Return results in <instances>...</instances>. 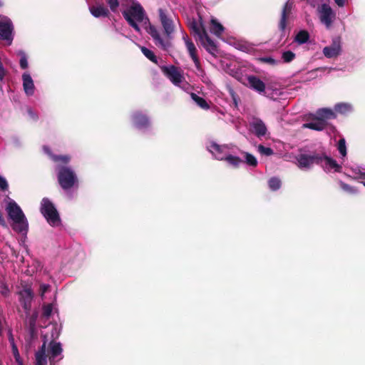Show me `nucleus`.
I'll return each instance as SVG.
<instances>
[{
	"label": "nucleus",
	"instance_id": "obj_1",
	"mask_svg": "<svg viewBox=\"0 0 365 365\" xmlns=\"http://www.w3.org/2000/svg\"><path fill=\"white\" fill-rule=\"evenodd\" d=\"M9 217L12 220V229L17 233L26 234L29 223L21 207L14 200H10L6 207Z\"/></svg>",
	"mask_w": 365,
	"mask_h": 365
},
{
	"label": "nucleus",
	"instance_id": "obj_2",
	"mask_svg": "<svg viewBox=\"0 0 365 365\" xmlns=\"http://www.w3.org/2000/svg\"><path fill=\"white\" fill-rule=\"evenodd\" d=\"M123 16L135 31L140 32V29L138 23L145 21H149L148 18L145 17V12L143 7L138 2H133L131 6L122 12Z\"/></svg>",
	"mask_w": 365,
	"mask_h": 365
},
{
	"label": "nucleus",
	"instance_id": "obj_3",
	"mask_svg": "<svg viewBox=\"0 0 365 365\" xmlns=\"http://www.w3.org/2000/svg\"><path fill=\"white\" fill-rule=\"evenodd\" d=\"M68 164L56 165L57 179L59 185L64 190L71 189L78 184V179L75 171Z\"/></svg>",
	"mask_w": 365,
	"mask_h": 365
},
{
	"label": "nucleus",
	"instance_id": "obj_4",
	"mask_svg": "<svg viewBox=\"0 0 365 365\" xmlns=\"http://www.w3.org/2000/svg\"><path fill=\"white\" fill-rule=\"evenodd\" d=\"M40 210L51 226L55 227L61 224V218L58 212L53 203L48 198L43 197L42 199Z\"/></svg>",
	"mask_w": 365,
	"mask_h": 365
},
{
	"label": "nucleus",
	"instance_id": "obj_5",
	"mask_svg": "<svg viewBox=\"0 0 365 365\" xmlns=\"http://www.w3.org/2000/svg\"><path fill=\"white\" fill-rule=\"evenodd\" d=\"M321 153H314L312 155L299 154L297 158L298 166L301 169H309L314 164L322 165Z\"/></svg>",
	"mask_w": 365,
	"mask_h": 365
},
{
	"label": "nucleus",
	"instance_id": "obj_6",
	"mask_svg": "<svg viewBox=\"0 0 365 365\" xmlns=\"http://www.w3.org/2000/svg\"><path fill=\"white\" fill-rule=\"evenodd\" d=\"M14 25L11 20L6 18L0 21V40L5 41L8 45H11L14 40Z\"/></svg>",
	"mask_w": 365,
	"mask_h": 365
},
{
	"label": "nucleus",
	"instance_id": "obj_7",
	"mask_svg": "<svg viewBox=\"0 0 365 365\" xmlns=\"http://www.w3.org/2000/svg\"><path fill=\"white\" fill-rule=\"evenodd\" d=\"M292 7L293 4L289 1H287L283 6L281 17L278 24V27L281 32V38L286 36V28L287 26L288 20L289 19L292 14Z\"/></svg>",
	"mask_w": 365,
	"mask_h": 365
},
{
	"label": "nucleus",
	"instance_id": "obj_8",
	"mask_svg": "<svg viewBox=\"0 0 365 365\" xmlns=\"http://www.w3.org/2000/svg\"><path fill=\"white\" fill-rule=\"evenodd\" d=\"M19 302L24 308L26 314L28 316L30 314L31 308V302L34 298V292L30 287H24L19 292Z\"/></svg>",
	"mask_w": 365,
	"mask_h": 365
},
{
	"label": "nucleus",
	"instance_id": "obj_9",
	"mask_svg": "<svg viewBox=\"0 0 365 365\" xmlns=\"http://www.w3.org/2000/svg\"><path fill=\"white\" fill-rule=\"evenodd\" d=\"M162 72L170 79V81L175 85L180 84L182 80L183 76L180 71L179 68L175 66H161Z\"/></svg>",
	"mask_w": 365,
	"mask_h": 365
},
{
	"label": "nucleus",
	"instance_id": "obj_10",
	"mask_svg": "<svg viewBox=\"0 0 365 365\" xmlns=\"http://www.w3.org/2000/svg\"><path fill=\"white\" fill-rule=\"evenodd\" d=\"M183 40L185 41L189 55L192 60L193 61L196 68L197 69L198 71L204 72V71L202 68L200 59L197 53V48L195 44L191 41V39L189 38L187 34H185L183 36Z\"/></svg>",
	"mask_w": 365,
	"mask_h": 365
},
{
	"label": "nucleus",
	"instance_id": "obj_11",
	"mask_svg": "<svg viewBox=\"0 0 365 365\" xmlns=\"http://www.w3.org/2000/svg\"><path fill=\"white\" fill-rule=\"evenodd\" d=\"M159 18L160 23L163 27L165 34L167 38L170 39L171 34L174 32L173 21L168 16L165 11L163 9H158Z\"/></svg>",
	"mask_w": 365,
	"mask_h": 365
},
{
	"label": "nucleus",
	"instance_id": "obj_12",
	"mask_svg": "<svg viewBox=\"0 0 365 365\" xmlns=\"http://www.w3.org/2000/svg\"><path fill=\"white\" fill-rule=\"evenodd\" d=\"M319 13L321 22L324 24L327 29L330 28L333 20L335 18V14L329 5L324 4L321 6Z\"/></svg>",
	"mask_w": 365,
	"mask_h": 365
},
{
	"label": "nucleus",
	"instance_id": "obj_13",
	"mask_svg": "<svg viewBox=\"0 0 365 365\" xmlns=\"http://www.w3.org/2000/svg\"><path fill=\"white\" fill-rule=\"evenodd\" d=\"M341 39L340 37H335L332 40L330 46L323 48V53L327 58H335L341 53Z\"/></svg>",
	"mask_w": 365,
	"mask_h": 365
},
{
	"label": "nucleus",
	"instance_id": "obj_14",
	"mask_svg": "<svg viewBox=\"0 0 365 365\" xmlns=\"http://www.w3.org/2000/svg\"><path fill=\"white\" fill-rule=\"evenodd\" d=\"M199 21L192 19L188 23V28L190 29L191 34L194 36L196 41L201 38L203 33H206L207 31L203 25L202 17L199 16Z\"/></svg>",
	"mask_w": 365,
	"mask_h": 365
},
{
	"label": "nucleus",
	"instance_id": "obj_15",
	"mask_svg": "<svg viewBox=\"0 0 365 365\" xmlns=\"http://www.w3.org/2000/svg\"><path fill=\"white\" fill-rule=\"evenodd\" d=\"M147 31L152 36L156 45L160 46L163 49H166L170 46L169 41L164 40L160 36L158 29L153 25L149 24Z\"/></svg>",
	"mask_w": 365,
	"mask_h": 365
},
{
	"label": "nucleus",
	"instance_id": "obj_16",
	"mask_svg": "<svg viewBox=\"0 0 365 365\" xmlns=\"http://www.w3.org/2000/svg\"><path fill=\"white\" fill-rule=\"evenodd\" d=\"M197 41H199L205 50L210 54L215 56V53H217L218 49L217 44L210 38L207 32L203 33L201 38H199Z\"/></svg>",
	"mask_w": 365,
	"mask_h": 365
},
{
	"label": "nucleus",
	"instance_id": "obj_17",
	"mask_svg": "<svg viewBox=\"0 0 365 365\" xmlns=\"http://www.w3.org/2000/svg\"><path fill=\"white\" fill-rule=\"evenodd\" d=\"M132 120L134 125L139 129L148 128L150 125L148 117L140 111L135 112L132 115Z\"/></svg>",
	"mask_w": 365,
	"mask_h": 365
},
{
	"label": "nucleus",
	"instance_id": "obj_18",
	"mask_svg": "<svg viewBox=\"0 0 365 365\" xmlns=\"http://www.w3.org/2000/svg\"><path fill=\"white\" fill-rule=\"evenodd\" d=\"M44 153L57 164H68L71 161V156L68 155H55L52 153L51 148L47 145L43 146Z\"/></svg>",
	"mask_w": 365,
	"mask_h": 365
},
{
	"label": "nucleus",
	"instance_id": "obj_19",
	"mask_svg": "<svg viewBox=\"0 0 365 365\" xmlns=\"http://www.w3.org/2000/svg\"><path fill=\"white\" fill-rule=\"evenodd\" d=\"M322 166L324 169L330 170L334 169L336 173H341L342 167L337 163V162L331 158L328 157L324 153H321Z\"/></svg>",
	"mask_w": 365,
	"mask_h": 365
},
{
	"label": "nucleus",
	"instance_id": "obj_20",
	"mask_svg": "<svg viewBox=\"0 0 365 365\" xmlns=\"http://www.w3.org/2000/svg\"><path fill=\"white\" fill-rule=\"evenodd\" d=\"M247 81L250 87L259 93L265 91V83L259 77L256 76H249L247 77Z\"/></svg>",
	"mask_w": 365,
	"mask_h": 365
},
{
	"label": "nucleus",
	"instance_id": "obj_21",
	"mask_svg": "<svg viewBox=\"0 0 365 365\" xmlns=\"http://www.w3.org/2000/svg\"><path fill=\"white\" fill-rule=\"evenodd\" d=\"M253 132L257 137L260 138L266 135L267 129L264 122L259 118H255L250 123Z\"/></svg>",
	"mask_w": 365,
	"mask_h": 365
},
{
	"label": "nucleus",
	"instance_id": "obj_22",
	"mask_svg": "<svg viewBox=\"0 0 365 365\" xmlns=\"http://www.w3.org/2000/svg\"><path fill=\"white\" fill-rule=\"evenodd\" d=\"M23 87L25 93L28 96H32L34 93V84L32 78L29 73H24L22 75Z\"/></svg>",
	"mask_w": 365,
	"mask_h": 365
},
{
	"label": "nucleus",
	"instance_id": "obj_23",
	"mask_svg": "<svg viewBox=\"0 0 365 365\" xmlns=\"http://www.w3.org/2000/svg\"><path fill=\"white\" fill-rule=\"evenodd\" d=\"M327 125V123L324 119H319L317 117L312 122L307 123L304 124V128H307L309 129L315 130H323Z\"/></svg>",
	"mask_w": 365,
	"mask_h": 365
},
{
	"label": "nucleus",
	"instance_id": "obj_24",
	"mask_svg": "<svg viewBox=\"0 0 365 365\" xmlns=\"http://www.w3.org/2000/svg\"><path fill=\"white\" fill-rule=\"evenodd\" d=\"M90 12L96 18L107 17L110 14L109 10L103 5L93 6L90 7Z\"/></svg>",
	"mask_w": 365,
	"mask_h": 365
},
{
	"label": "nucleus",
	"instance_id": "obj_25",
	"mask_svg": "<svg viewBox=\"0 0 365 365\" xmlns=\"http://www.w3.org/2000/svg\"><path fill=\"white\" fill-rule=\"evenodd\" d=\"M46 351V341H44L41 347L36 353V365H46L47 364Z\"/></svg>",
	"mask_w": 365,
	"mask_h": 365
},
{
	"label": "nucleus",
	"instance_id": "obj_26",
	"mask_svg": "<svg viewBox=\"0 0 365 365\" xmlns=\"http://www.w3.org/2000/svg\"><path fill=\"white\" fill-rule=\"evenodd\" d=\"M218 160H225L234 168H238L244 161L239 157L227 155L226 156L218 155L216 157Z\"/></svg>",
	"mask_w": 365,
	"mask_h": 365
},
{
	"label": "nucleus",
	"instance_id": "obj_27",
	"mask_svg": "<svg viewBox=\"0 0 365 365\" xmlns=\"http://www.w3.org/2000/svg\"><path fill=\"white\" fill-rule=\"evenodd\" d=\"M62 352L61 345L58 342L51 341L49 344V359H54Z\"/></svg>",
	"mask_w": 365,
	"mask_h": 365
},
{
	"label": "nucleus",
	"instance_id": "obj_28",
	"mask_svg": "<svg viewBox=\"0 0 365 365\" xmlns=\"http://www.w3.org/2000/svg\"><path fill=\"white\" fill-rule=\"evenodd\" d=\"M225 30L224 26L215 18L210 20V31L217 36H220Z\"/></svg>",
	"mask_w": 365,
	"mask_h": 365
},
{
	"label": "nucleus",
	"instance_id": "obj_29",
	"mask_svg": "<svg viewBox=\"0 0 365 365\" xmlns=\"http://www.w3.org/2000/svg\"><path fill=\"white\" fill-rule=\"evenodd\" d=\"M317 118L319 119H324V120L329 119H334L336 115L334 112L329 108H322L319 109L317 112Z\"/></svg>",
	"mask_w": 365,
	"mask_h": 365
},
{
	"label": "nucleus",
	"instance_id": "obj_30",
	"mask_svg": "<svg viewBox=\"0 0 365 365\" xmlns=\"http://www.w3.org/2000/svg\"><path fill=\"white\" fill-rule=\"evenodd\" d=\"M191 98L196 103V104L202 109L207 110L210 108V106L207 102L203 98L197 96L195 93H191Z\"/></svg>",
	"mask_w": 365,
	"mask_h": 365
},
{
	"label": "nucleus",
	"instance_id": "obj_31",
	"mask_svg": "<svg viewBox=\"0 0 365 365\" xmlns=\"http://www.w3.org/2000/svg\"><path fill=\"white\" fill-rule=\"evenodd\" d=\"M334 110L337 113H339L341 114H346V113L351 111L352 107L349 103H341L336 104L334 106Z\"/></svg>",
	"mask_w": 365,
	"mask_h": 365
},
{
	"label": "nucleus",
	"instance_id": "obj_32",
	"mask_svg": "<svg viewBox=\"0 0 365 365\" xmlns=\"http://www.w3.org/2000/svg\"><path fill=\"white\" fill-rule=\"evenodd\" d=\"M309 34L306 30H302L298 32L295 37V41L299 44L305 43L309 41Z\"/></svg>",
	"mask_w": 365,
	"mask_h": 365
},
{
	"label": "nucleus",
	"instance_id": "obj_33",
	"mask_svg": "<svg viewBox=\"0 0 365 365\" xmlns=\"http://www.w3.org/2000/svg\"><path fill=\"white\" fill-rule=\"evenodd\" d=\"M141 51L144 54V56L148 58L150 61L154 63L156 65H158V59L155 53L148 48L143 46L141 47Z\"/></svg>",
	"mask_w": 365,
	"mask_h": 365
},
{
	"label": "nucleus",
	"instance_id": "obj_34",
	"mask_svg": "<svg viewBox=\"0 0 365 365\" xmlns=\"http://www.w3.org/2000/svg\"><path fill=\"white\" fill-rule=\"evenodd\" d=\"M38 318V312H34L29 319V331L30 334L32 335L36 329V323Z\"/></svg>",
	"mask_w": 365,
	"mask_h": 365
},
{
	"label": "nucleus",
	"instance_id": "obj_35",
	"mask_svg": "<svg viewBox=\"0 0 365 365\" xmlns=\"http://www.w3.org/2000/svg\"><path fill=\"white\" fill-rule=\"evenodd\" d=\"M245 163L252 167H257L258 162L256 158L249 153H245Z\"/></svg>",
	"mask_w": 365,
	"mask_h": 365
},
{
	"label": "nucleus",
	"instance_id": "obj_36",
	"mask_svg": "<svg viewBox=\"0 0 365 365\" xmlns=\"http://www.w3.org/2000/svg\"><path fill=\"white\" fill-rule=\"evenodd\" d=\"M340 187L345 192L354 195L357 192L356 188H355L353 186H351L350 185L345 183L344 182L339 180V182Z\"/></svg>",
	"mask_w": 365,
	"mask_h": 365
},
{
	"label": "nucleus",
	"instance_id": "obj_37",
	"mask_svg": "<svg viewBox=\"0 0 365 365\" xmlns=\"http://www.w3.org/2000/svg\"><path fill=\"white\" fill-rule=\"evenodd\" d=\"M269 188L273 190H277L281 187V180L278 178L273 177L269 179Z\"/></svg>",
	"mask_w": 365,
	"mask_h": 365
},
{
	"label": "nucleus",
	"instance_id": "obj_38",
	"mask_svg": "<svg viewBox=\"0 0 365 365\" xmlns=\"http://www.w3.org/2000/svg\"><path fill=\"white\" fill-rule=\"evenodd\" d=\"M295 53L292 51H287L282 53V58L284 63H290L295 58Z\"/></svg>",
	"mask_w": 365,
	"mask_h": 365
},
{
	"label": "nucleus",
	"instance_id": "obj_39",
	"mask_svg": "<svg viewBox=\"0 0 365 365\" xmlns=\"http://www.w3.org/2000/svg\"><path fill=\"white\" fill-rule=\"evenodd\" d=\"M18 54L21 57L20 61H19L20 67L22 69L27 68H28V61H27V56H26V53L23 51H19Z\"/></svg>",
	"mask_w": 365,
	"mask_h": 365
},
{
	"label": "nucleus",
	"instance_id": "obj_40",
	"mask_svg": "<svg viewBox=\"0 0 365 365\" xmlns=\"http://www.w3.org/2000/svg\"><path fill=\"white\" fill-rule=\"evenodd\" d=\"M338 150L342 156L346 155V140L344 138H341L338 142Z\"/></svg>",
	"mask_w": 365,
	"mask_h": 365
},
{
	"label": "nucleus",
	"instance_id": "obj_41",
	"mask_svg": "<svg viewBox=\"0 0 365 365\" xmlns=\"http://www.w3.org/2000/svg\"><path fill=\"white\" fill-rule=\"evenodd\" d=\"M258 61L263 63H267L271 66H276L278 61L271 56H264L258 58Z\"/></svg>",
	"mask_w": 365,
	"mask_h": 365
},
{
	"label": "nucleus",
	"instance_id": "obj_42",
	"mask_svg": "<svg viewBox=\"0 0 365 365\" xmlns=\"http://www.w3.org/2000/svg\"><path fill=\"white\" fill-rule=\"evenodd\" d=\"M42 316L46 318H49L51 315L53 307L51 304H44L42 307Z\"/></svg>",
	"mask_w": 365,
	"mask_h": 365
},
{
	"label": "nucleus",
	"instance_id": "obj_43",
	"mask_svg": "<svg viewBox=\"0 0 365 365\" xmlns=\"http://www.w3.org/2000/svg\"><path fill=\"white\" fill-rule=\"evenodd\" d=\"M258 151L264 155L269 156L274 153L273 150L271 148L264 147L262 145L258 146Z\"/></svg>",
	"mask_w": 365,
	"mask_h": 365
},
{
	"label": "nucleus",
	"instance_id": "obj_44",
	"mask_svg": "<svg viewBox=\"0 0 365 365\" xmlns=\"http://www.w3.org/2000/svg\"><path fill=\"white\" fill-rule=\"evenodd\" d=\"M210 148L214 150L216 152L215 158L218 155L223 156L222 153L224 150V147L221 146L216 143H212L210 145Z\"/></svg>",
	"mask_w": 365,
	"mask_h": 365
},
{
	"label": "nucleus",
	"instance_id": "obj_45",
	"mask_svg": "<svg viewBox=\"0 0 365 365\" xmlns=\"http://www.w3.org/2000/svg\"><path fill=\"white\" fill-rule=\"evenodd\" d=\"M106 3L108 4L110 10L115 12L118 7L119 6V1L118 0H106Z\"/></svg>",
	"mask_w": 365,
	"mask_h": 365
},
{
	"label": "nucleus",
	"instance_id": "obj_46",
	"mask_svg": "<svg viewBox=\"0 0 365 365\" xmlns=\"http://www.w3.org/2000/svg\"><path fill=\"white\" fill-rule=\"evenodd\" d=\"M11 349L15 360L16 361V362L20 363V354L17 346L16 344H13V346H11Z\"/></svg>",
	"mask_w": 365,
	"mask_h": 365
},
{
	"label": "nucleus",
	"instance_id": "obj_47",
	"mask_svg": "<svg viewBox=\"0 0 365 365\" xmlns=\"http://www.w3.org/2000/svg\"><path fill=\"white\" fill-rule=\"evenodd\" d=\"M8 187L9 185L6 180L4 178L0 176V190L5 191L8 189Z\"/></svg>",
	"mask_w": 365,
	"mask_h": 365
},
{
	"label": "nucleus",
	"instance_id": "obj_48",
	"mask_svg": "<svg viewBox=\"0 0 365 365\" xmlns=\"http://www.w3.org/2000/svg\"><path fill=\"white\" fill-rule=\"evenodd\" d=\"M0 225L4 227H7L6 220L4 217L2 212L0 210Z\"/></svg>",
	"mask_w": 365,
	"mask_h": 365
},
{
	"label": "nucleus",
	"instance_id": "obj_49",
	"mask_svg": "<svg viewBox=\"0 0 365 365\" xmlns=\"http://www.w3.org/2000/svg\"><path fill=\"white\" fill-rule=\"evenodd\" d=\"M29 113L31 115V116L34 119V120H38V115L36 113H35L34 112L33 113L31 111V110H29Z\"/></svg>",
	"mask_w": 365,
	"mask_h": 365
},
{
	"label": "nucleus",
	"instance_id": "obj_50",
	"mask_svg": "<svg viewBox=\"0 0 365 365\" xmlns=\"http://www.w3.org/2000/svg\"><path fill=\"white\" fill-rule=\"evenodd\" d=\"M9 342L11 343V346H13V344H15V342H14V336H13L12 333H11V331H9Z\"/></svg>",
	"mask_w": 365,
	"mask_h": 365
},
{
	"label": "nucleus",
	"instance_id": "obj_51",
	"mask_svg": "<svg viewBox=\"0 0 365 365\" xmlns=\"http://www.w3.org/2000/svg\"><path fill=\"white\" fill-rule=\"evenodd\" d=\"M334 1L339 6H343L344 5V0H334Z\"/></svg>",
	"mask_w": 365,
	"mask_h": 365
},
{
	"label": "nucleus",
	"instance_id": "obj_52",
	"mask_svg": "<svg viewBox=\"0 0 365 365\" xmlns=\"http://www.w3.org/2000/svg\"><path fill=\"white\" fill-rule=\"evenodd\" d=\"M41 289H42V292H43V294L45 292H46L47 286H46V285H45V284H43V285H42V286L41 287Z\"/></svg>",
	"mask_w": 365,
	"mask_h": 365
},
{
	"label": "nucleus",
	"instance_id": "obj_53",
	"mask_svg": "<svg viewBox=\"0 0 365 365\" xmlns=\"http://www.w3.org/2000/svg\"><path fill=\"white\" fill-rule=\"evenodd\" d=\"M360 177H361V178H362V179H365V173H361Z\"/></svg>",
	"mask_w": 365,
	"mask_h": 365
},
{
	"label": "nucleus",
	"instance_id": "obj_54",
	"mask_svg": "<svg viewBox=\"0 0 365 365\" xmlns=\"http://www.w3.org/2000/svg\"><path fill=\"white\" fill-rule=\"evenodd\" d=\"M3 6V4L1 1H0V7H1Z\"/></svg>",
	"mask_w": 365,
	"mask_h": 365
},
{
	"label": "nucleus",
	"instance_id": "obj_55",
	"mask_svg": "<svg viewBox=\"0 0 365 365\" xmlns=\"http://www.w3.org/2000/svg\"><path fill=\"white\" fill-rule=\"evenodd\" d=\"M363 185H364V187H365V182H363Z\"/></svg>",
	"mask_w": 365,
	"mask_h": 365
}]
</instances>
